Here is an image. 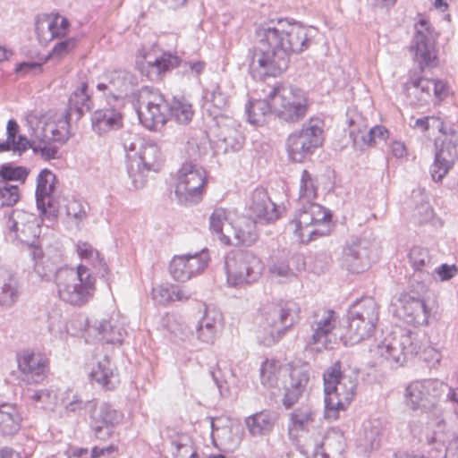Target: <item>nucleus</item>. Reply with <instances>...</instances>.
Listing matches in <instances>:
<instances>
[{
    "mask_svg": "<svg viewBox=\"0 0 458 458\" xmlns=\"http://www.w3.org/2000/svg\"><path fill=\"white\" fill-rule=\"evenodd\" d=\"M222 317L214 310L206 309L201 319L196 325V335L198 339L203 343L212 344L216 336Z\"/></svg>",
    "mask_w": 458,
    "mask_h": 458,
    "instance_id": "31",
    "label": "nucleus"
},
{
    "mask_svg": "<svg viewBox=\"0 0 458 458\" xmlns=\"http://www.w3.org/2000/svg\"><path fill=\"white\" fill-rule=\"evenodd\" d=\"M20 198V189L17 185L0 181V208L13 206L19 201Z\"/></svg>",
    "mask_w": 458,
    "mask_h": 458,
    "instance_id": "50",
    "label": "nucleus"
},
{
    "mask_svg": "<svg viewBox=\"0 0 458 458\" xmlns=\"http://www.w3.org/2000/svg\"><path fill=\"white\" fill-rule=\"evenodd\" d=\"M276 420V415L274 411L264 410L247 417L244 422L252 437H261L272 431Z\"/></svg>",
    "mask_w": 458,
    "mask_h": 458,
    "instance_id": "32",
    "label": "nucleus"
},
{
    "mask_svg": "<svg viewBox=\"0 0 458 458\" xmlns=\"http://www.w3.org/2000/svg\"><path fill=\"white\" fill-rule=\"evenodd\" d=\"M249 210L253 216L265 223L273 222L279 217L276 204L271 201L267 191L263 188H257L252 191Z\"/></svg>",
    "mask_w": 458,
    "mask_h": 458,
    "instance_id": "26",
    "label": "nucleus"
},
{
    "mask_svg": "<svg viewBox=\"0 0 458 458\" xmlns=\"http://www.w3.org/2000/svg\"><path fill=\"white\" fill-rule=\"evenodd\" d=\"M409 260L414 269V273L411 278V286L414 287V284L418 282H428L433 276L434 261L429 251L419 246L413 247L409 253Z\"/></svg>",
    "mask_w": 458,
    "mask_h": 458,
    "instance_id": "25",
    "label": "nucleus"
},
{
    "mask_svg": "<svg viewBox=\"0 0 458 458\" xmlns=\"http://www.w3.org/2000/svg\"><path fill=\"white\" fill-rule=\"evenodd\" d=\"M420 349L416 335L409 331L399 338H386L370 352L377 363H388L392 368H398L417 355Z\"/></svg>",
    "mask_w": 458,
    "mask_h": 458,
    "instance_id": "10",
    "label": "nucleus"
},
{
    "mask_svg": "<svg viewBox=\"0 0 458 458\" xmlns=\"http://www.w3.org/2000/svg\"><path fill=\"white\" fill-rule=\"evenodd\" d=\"M272 101V112L287 123H298L305 117L309 109L304 90L296 87H274L268 93Z\"/></svg>",
    "mask_w": 458,
    "mask_h": 458,
    "instance_id": "8",
    "label": "nucleus"
},
{
    "mask_svg": "<svg viewBox=\"0 0 458 458\" xmlns=\"http://www.w3.org/2000/svg\"><path fill=\"white\" fill-rule=\"evenodd\" d=\"M65 212L69 217L74 219L77 225L85 220L87 217V213L83 205L81 202L76 199L67 200V204L65 205Z\"/></svg>",
    "mask_w": 458,
    "mask_h": 458,
    "instance_id": "59",
    "label": "nucleus"
},
{
    "mask_svg": "<svg viewBox=\"0 0 458 458\" xmlns=\"http://www.w3.org/2000/svg\"><path fill=\"white\" fill-rule=\"evenodd\" d=\"M230 222L228 213L225 208H216L209 217L210 229L215 233H221L222 230Z\"/></svg>",
    "mask_w": 458,
    "mask_h": 458,
    "instance_id": "58",
    "label": "nucleus"
},
{
    "mask_svg": "<svg viewBox=\"0 0 458 458\" xmlns=\"http://www.w3.org/2000/svg\"><path fill=\"white\" fill-rule=\"evenodd\" d=\"M77 252L81 259L89 262L92 267L103 275L107 272V266L104 258L101 257L99 251L90 243L87 242H79L77 244Z\"/></svg>",
    "mask_w": 458,
    "mask_h": 458,
    "instance_id": "44",
    "label": "nucleus"
},
{
    "mask_svg": "<svg viewBox=\"0 0 458 458\" xmlns=\"http://www.w3.org/2000/svg\"><path fill=\"white\" fill-rule=\"evenodd\" d=\"M134 161L140 162V165L147 171H159L162 156L158 146L152 141L142 143L139 152V159Z\"/></svg>",
    "mask_w": 458,
    "mask_h": 458,
    "instance_id": "39",
    "label": "nucleus"
},
{
    "mask_svg": "<svg viewBox=\"0 0 458 458\" xmlns=\"http://www.w3.org/2000/svg\"><path fill=\"white\" fill-rule=\"evenodd\" d=\"M70 109H75L80 114L84 111H89L92 106L90 96L88 93L87 82H81V85L71 94L69 98Z\"/></svg>",
    "mask_w": 458,
    "mask_h": 458,
    "instance_id": "45",
    "label": "nucleus"
},
{
    "mask_svg": "<svg viewBox=\"0 0 458 458\" xmlns=\"http://www.w3.org/2000/svg\"><path fill=\"white\" fill-rule=\"evenodd\" d=\"M358 444L364 452L371 451L379 445V429L376 426L365 425L363 433L358 439Z\"/></svg>",
    "mask_w": 458,
    "mask_h": 458,
    "instance_id": "48",
    "label": "nucleus"
},
{
    "mask_svg": "<svg viewBox=\"0 0 458 458\" xmlns=\"http://www.w3.org/2000/svg\"><path fill=\"white\" fill-rule=\"evenodd\" d=\"M55 24H53V30H51L52 39L59 37H64L69 29V21L66 18L60 14H55Z\"/></svg>",
    "mask_w": 458,
    "mask_h": 458,
    "instance_id": "64",
    "label": "nucleus"
},
{
    "mask_svg": "<svg viewBox=\"0 0 458 458\" xmlns=\"http://www.w3.org/2000/svg\"><path fill=\"white\" fill-rule=\"evenodd\" d=\"M290 365L282 366L278 360H266L260 367V381L266 387L278 386L281 377H286L285 369Z\"/></svg>",
    "mask_w": 458,
    "mask_h": 458,
    "instance_id": "37",
    "label": "nucleus"
},
{
    "mask_svg": "<svg viewBox=\"0 0 458 458\" xmlns=\"http://www.w3.org/2000/svg\"><path fill=\"white\" fill-rule=\"evenodd\" d=\"M317 197V187L311 174L303 170L300 182V202H312L311 200Z\"/></svg>",
    "mask_w": 458,
    "mask_h": 458,
    "instance_id": "49",
    "label": "nucleus"
},
{
    "mask_svg": "<svg viewBox=\"0 0 458 458\" xmlns=\"http://www.w3.org/2000/svg\"><path fill=\"white\" fill-rule=\"evenodd\" d=\"M107 105L108 107L96 110L91 117L92 129L98 135L119 130L123 126V117L121 108L123 105H118L117 103Z\"/></svg>",
    "mask_w": 458,
    "mask_h": 458,
    "instance_id": "24",
    "label": "nucleus"
},
{
    "mask_svg": "<svg viewBox=\"0 0 458 458\" xmlns=\"http://www.w3.org/2000/svg\"><path fill=\"white\" fill-rule=\"evenodd\" d=\"M179 64L180 59L177 55L171 53H163L154 60H146L142 69H145V65H147V76L150 80H157L161 78L165 72L177 67Z\"/></svg>",
    "mask_w": 458,
    "mask_h": 458,
    "instance_id": "35",
    "label": "nucleus"
},
{
    "mask_svg": "<svg viewBox=\"0 0 458 458\" xmlns=\"http://www.w3.org/2000/svg\"><path fill=\"white\" fill-rule=\"evenodd\" d=\"M314 414L313 411L308 406L296 409L292 413V421L294 428L304 429L310 422L313 421Z\"/></svg>",
    "mask_w": 458,
    "mask_h": 458,
    "instance_id": "55",
    "label": "nucleus"
},
{
    "mask_svg": "<svg viewBox=\"0 0 458 458\" xmlns=\"http://www.w3.org/2000/svg\"><path fill=\"white\" fill-rule=\"evenodd\" d=\"M137 113L142 125L157 130L167 121L169 106L163 95L155 89L143 87L138 94Z\"/></svg>",
    "mask_w": 458,
    "mask_h": 458,
    "instance_id": "13",
    "label": "nucleus"
},
{
    "mask_svg": "<svg viewBox=\"0 0 458 458\" xmlns=\"http://www.w3.org/2000/svg\"><path fill=\"white\" fill-rule=\"evenodd\" d=\"M19 297V283L15 274L5 267H0V305L11 307Z\"/></svg>",
    "mask_w": 458,
    "mask_h": 458,
    "instance_id": "33",
    "label": "nucleus"
},
{
    "mask_svg": "<svg viewBox=\"0 0 458 458\" xmlns=\"http://www.w3.org/2000/svg\"><path fill=\"white\" fill-rule=\"evenodd\" d=\"M370 245L368 240L358 239L345 246L344 258L349 271L360 273L370 266L372 262Z\"/></svg>",
    "mask_w": 458,
    "mask_h": 458,
    "instance_id": "23",
    "label": "nucleus"
},
{
    "mask_svg": "<svg viewBox=\"0 0 458 458\" xmlns=\"http://www.w3.org/2000/svg\"><path fill=\"white\" fill-rule=\"evenodd\" d=\"M447 385L436 379L411 382L406 388V403L412 410L433 408Z\"/></svg>",
    "mask_w": 458,
    "mask_h": 458,
    "instance_id": "17",
    "label": "nucleus"
},
{
    "mask_svg": "<svg viewBox=\"0 0 458 458\" xmlns=\"http://www.w3.org/2000/svg\"><path fill=\"white\" fill-rule=\"evenodd\" d=\"M205 98V108L214 118H217L229 103L228 97L218 85H213L211 89H207Z\"/></svg>",
    "mask_w": 458,
    "mask_h": 458,
    "instance_id": "42",
    "label": "nucleus"
},
{
    "mask_svg": "<svg viewBox=\"0 0 458 458\" xmlns=\"http://www.w3.org/2000/svg\"><path fill=\"white\" fill-rule=\"evenodd\" d=\"M388 137V131L381 125H376L369 131L361 135L363 143L367 146H372L377 143V140H386Z\"/></svg>",
    "mask_w": 458,
    "mask_h": 458,
    "instance_id": "61",
    "label": "nucleus"
},
{
    "mask_svg": "<svg viewBox=\"0 0 458 458\" xmlns=\"http://www.w3.org/2000/svg\"><path fill=\"white\" fill-rule=\"evenodd\" d=\"M312 334L309 344H320L323 349H333L332 332L336 324V314L332 310L318 309L309 319Z\"/></svg>",
    "mask_w": 458,
    "mask_h": 458,
    "instance_id": "20",
    "label": "nucleus"
},
{
    "mask_svg": "<svg viewBox=\"0 0 458 458\" xmlns=\"http://www.w3.org/2000/svg\"><path fill=\"white\" fill-rule=\"evenodd\" d=\"M428 21L420 20L415 26L416 32L411 45V51L414 53V60L423 66L429 65L432 62V46L429 42L428 33L419 29V26L428 30Z\"/></svg>",
    "mask_w": 458,
    "mask_h": 458,
    "instance_id": "28",
    "label": "nucleus"
},
{
    "mask_svg": "<svg viewBox=\"0 0 458 458\" xmlns=\"http://www.w3.org/2000/svg\"><path fill=\"white\" fill-rule=\"evenodd\" d=\"M55 285L60 300L81 307L92 299L96 278L85 265H79L76 269L63 267L55 272Z\"/></svg>",
    "mask_w": 458,
    "mask_h": 458,
    "instance_id": "3",
    "label": "nucleus"
},
{
    "mask_svg": "<svg viewBox=\"0 0 458 458\" xmlns=\"http://www.w3.org/2000/svg\"><path fill=\"white\" fill-rule=\"evenodd\" d=\"M323 140V121L312 117L303 123L301 131L292 133L287 138L288 154L293 161L302 162L307 155L322 145Z\"/></svg>",
    "mask_w": 458,
    "mask_h": 458,
    "instance_id": "12",
    "label": "nucleus"
},
{
    "mask_svg": "<svg viewBox=\"0 0 458 458\" xmlns=\"http://www.w3.org/2000/svg\"><path fill=\"white\" fill-rule=\"evenodd\" d=\"M268 271L272 277L280 278V281L289 280L296 275L290 267L289 262L284 259H276L268 266Z\"/></svg>",
    "mask_w": 458,
    "mask_h": 458,
    "instance_id": "51",
    "label": "nucleus"
},
{
    "mask_svg": "<svg viewBox=\"0 0 458 458\" xmlns=\"http://www.w3.org/2000/svg\"><path fill=\"white\" fill-rule=\"evenodd\" d=\"M55 182V174L48 169H43L37 178L36 203L38 209L42 216L52 219L58 215V208L53 199Z\"/></svg>",
    "mask_w": 458,
    "mask_h": 458,
    "instance_id": "21",
    "label": "nucleus"
},
{
    "mask_svg": "<svg viewBox=\"0 0 458 458\" xmlns=\"http://www.w3.org/2000/svg\"><path fill=\"white\" fill-rule=\"evenodd\" d=\"M313 30L283 21L263 23L256 29V42L250 62V72L255 80L276 77L287 70L290 56L310 46Z\"/></svg>",
    "mask_w": 458,
    "mask_h": 458,
    "instance_id": "1",
    "label": "nucleus"
},
{
    "mask_svg": "<svg viewBox=\"0 0 458 458\" xmlns=\"http://www.w3.org/2000/svg\"><path fill=\"white\" fill-rule=\"evenodd\" d=\"M411 291L401 294L398 299L396 309L397 316L409 324L415 326L428 323L429 311L423 300L424 294L428 292V285L424 282L410 285Z\"/></svg>",
    "mask_w": 458,
    "mask_h": 458,
    "instance_id": "16",
    "label": "nucleus"
},
{
    "mask_svg": "<svg viewBox=\"0 0 458 458\" xmlns=\"http://www.w3.org/2000/svg\"><path fill=\"white\" fill-rule=\"evenodd\" d=\"M36 225V216L34 214L22 209H13L8 216L7 227L11 232L15 233V236L20 237L18 233L25 234Z\"/></svg>",
    "mask_w": 458,
    "mask_h": 458,
    "instance_id": "38",
    "label": "nucleus"
},
{
    "mask_svg": "<svg viewBox=\"0 0 458 458\" xmlns=\"http://www.w3.org/2000/svg\"><path fill=\"white\" fill-rule=\"evenodd\" d=\"M28 174V170L23 166H13L10 164L0 166V181H21L23 182Z\"/></svg>",
    "mask_w": 458,
    "mask_h": 458,
    "instance_id": "53",
    "label": "nucleus"
},
{
    "mask_svg": "<svg viewBox=\"0 0 458 458\" xmlns=\"http://www.w3.org/2000/svg\"><path fill=\"white\" fill-rule=\"evenodd\" d=\"M22 418L13 403L0 404V437H13L21 428Z\"/></svg>",
    "mask_w": 458,
    "mask_h": 458,
    "instance_id": "30",
    "label": "nucleus"
},
{
    "mask_svg": "<svg viewBox=\"0 0 458 458\" xmlns=\"http://www.w3.org/2000/svg\"><path fill=\"white\" fill-rule=\"evenodd\" d=\"M19 380L25 385L42 383L49 373V360L40 352L23 350L16 356Z\"/></svg>",
    "mask_w": 458,
    "mask_h": 458,
    "instance_id": "18",
    "label": "nucleus"
},
{
    "mask_svg": "<svg viewBox=\"0 0 458 458\" xmlns=\"http://www.w3.org/2000/svg\"><path fill=\"white\" fill-rule=\"evenodd\" d=\"M128 175L131 179V183L136 189L142 188L147 182L148 172L140 162L131 161L127 169Z\"/></svg>",
    "mask_w": 458,
    "mask_h": 458,
    "instance_id": "56",
    "label": "nucleus"
},
{
    "mask_svg": "<svg viewBox=\"0 0 458 458\" xmlns=\"http://www.w3.org/2000/svg\"><path fill=\"white\" fill-rule=\"evenodd\" d=\"M286 377L283 379L284 395L283 404L291 408L302 395L310 380L309 371L304 367L290 366L285 369Z\"/></svg>",
    "mask_w": 458,
    "mask_h": 458,
    "instance_id": "22",
    "label": "nucleus"
},
{
    "mask_svg": "<svg viewBox=\"0 0 458 458\" xmlns=\"http://www.w3.org/2000/svg\"><path fill=\"white\" fill-rule=\"evenodd\" d=\"M35 272L45 281H50L53 277L55 280V272L58 268L48 259H41L35 264Z\"/></svg>",
    "mask_w": 458,
    "mask_h": 458,
    "instance_id": "60",
    "label": "nucleus"
},
{
    "mask_svg": "<svg viewBox=\"0 0 458 458\" xmlns=\"http://www.w3.org/2000/svg\"><path fill=\"white\" fill-rule=\"evenodd\" d=\"M379 318V307L371 297L356 301L349 310V325L341 341L345 346L354 345L370 338Z\"/></svg>",
    "mask_w": 458,
    "mask_h": 458,
    "instance_id": "5",
    "label": "nucleus"
},
{
    "mask_svg": "<svg viewBox=\"0 0 458 458\" xmlns=\"http://www.w3.org/2000/svg\"><path fill=\"white\" fill-rule=\"evenodd\" d=\"M209 256L206 250L194 254L176 255L169 265L172 277L178 282H186L202 273L208 267Z\"/></svg>",
    "mask_w": 458,
    "mask_h": 458,
    "instance_id": "19",
    "label": "nucleus"
},
{
    "mask_svg": "<svg viewBox=\"0 0 458 458\" xmlns=\"http://www.w3.org/2000/svg\"><path fill=\"white\" fill-rule=\"evenodd\" d=\"M256 221L251 217H242L236 225L235 242L233 245H251L258 239Z\"/></svg>",
    "mask_w": 458,
    "mask_h": 458,
    "instance_id": "43",
    "label": "nucleus"
},
{
    "mask_svg": "<svg viewBox=\"0 0 458 458\" xmlns=\"http://www.w3.org/2000/svg\"><path fill=\"white\" fill-rule=\"evenodd\" d=\"M66 399L64 407L68 412L89 410L90 427L100 440L108 439L113 434V428L122 420V414L108 403H104L98 407L94 400L83 401L77 394Z\"/></svg>",
    "mask_w": 458,
    "mask_h": 458,
    "instance_id": "6",
    "label": "nucleus"
},
{
    "mask_svg": "<svg viewBox=\"0 0 458 458\" xmlns=\"http://www.w3.org/2000/svg\"><path fill=\"white\" fill-rule=\"evenodd\" d=\"M169 114L181 124H187L194 114L192 106L184 98H174L169 106Z\"/></svg>",
    "mask_w": 458,
    "mask_h": 458,
    "instance_id": "47",
    "label": "nucleus"
},
{
    "mask_svg": "<svg viewBox=\"0 0 458 458\" xmlns=\"http://www.w3.org/2000/svg\"><path fill=\"white\" fill-rule=\"evenodd\" d=\"M114 367L107 356H104L98 360L96 367H94L89 374L90 379L106 389H113L114 387Z\"/></svg>",
    "mask_w": 458,
    "mask_h": 458,
    "instance_id": "40",
    "label": "nucleus"
},
{
    "mask_svg": "<svg viewBox=\"0 0 458 458\" xmlns=\"http://www.w3.org/2000/svg\"><path fill=\"white\" fill-rule=\"evenodd\" d=\"M225 266L227 282L233 286H242L258 281L263 269L260 259L248 251H238L227 256Z\"/></svg>",
    "mask_w": 458,
    "mask_h": 458,
    "instance_id": "14",
    "label": "nucleus"
},
{
    "mask_svg": "<svg viewBox=\"0 0 458 458\" xmlns=\"http://www.w3.org/2000/svg\"><path fill=\"white\" fill-rule=\"evenodd\" d=\"M234 123L233 121H230V124L222 126L217 134L216 148L224 153L236 152L242 147L243 136Z\"/></svg>",
    "mask_w": 458,
    "mask_h": 458,
    "instance_id": "34",
    "label": "nucleus"
},
{
    "mask_svg": "<svg viewBox=\"0 0 458 458\" xmlns=\"http://www.w3.org/2000/svg\"><path fill=\"white\" fill-rule=\"evenodd\" d=\"M92 328L98 333L99 340L106 344H121L123 343L125 332L113 318H102L96 321Z\"/></svg>",
    "mask_w": 458,
    "mask_h": 458,
    "instance_id": "36",
    "label": "nucleus"
},
{
    "mask_svg": "<svg viewBox=\"0 0 458 458\" xmlns=\"http://www.w3.org/2000/svg\"><path fill=\"white\" fill-rule=\"evenodd\" d=\"M434 86V81L428 80L423 77L417 79H411L410 81L405 83V89L410 90L411 88L420 92V100L427 102V98L431 96L432 87Z\"/></svg>",
    "mask_w": 458,
    "mask_h": 458,
    "instance_id": "52",
    "label": "nucleus"
},
{
    "mask_svg": "<svg viewBox=\"0 0 458 458\" xmlns=\"http://www.w3.org/2000/svg\"><path fill=\"white\" fill-rule=\"evenodd\" d=\"M55 14H44L36 21L35 30L39 38L44 40H51V30L55 24Z\"/></svg>",
    "mask_w": 458,
    "mask_h": 458,
    "instance_id": "54",
    "label": "nucleus"
},
{
    "mask_svg": "<svg viewBox=\"0 0 458 458\" xmlns=\"http://www.w3.org/2000/svg\"><path fill=\"white\" fill-rule=\"evenodd\" d=\"M301 203L302 207L291 221L294 233L301 240L307 236L309 241L328 235L333 227L330 211L314 202Z\"/></svg>",
    "mask_w": 458,
    "mask_h": 458,
    "instance_id": "7",
    "label": "nucleus"
},
{
    "mask_svg": "<svg viewBox=\"0 0 458 458\" xmlns=\"http://www.w3.org/2000/svg\"><path fill=\"white\" fill-rule=\"evenodd\" d=\"M325 416L335 420L338 411L344 410L353 399L357 388V375L341 370L340 361L335 362L323 375Z\"/></svg>",
    "mask_w": 458,
    "mask_h": 458,
    "instance_id": "2",
    "label": "nucleus"
},
{
    "mask_svg": "<svg viewBox=\"0 0 458 458\" xmlns=\"http://www.w3.org/2000/svg\"><path fill=\"white\" fill-rule=\"evenodd\" d=\"M70 116V111L67 109L55 114L38 129L41 135L55 142H65L71 136Z\"/></svg>",
    "mask_w": 458,
    "mask_h": 458,
    "instance_id": "27",
    "label": "nucleus"
},
{
    "mask_svg": "<svg viewBox=\"0 0 458 458\" xmlns=\"http://www.w3.org/2000/svg\"><path fill=\"white\" fill-rule=\"evenodd\" d=\"M136 83L135 76L130 72L113 70L98 78L96 89L106 104L123 105L124 98L133 90Z\"/></svg>",
    "mask_w": 458,
    "mask_h": 458,
    "instance_id": "15",
    "label": "nucleus"
},
{
    "mask_svg": "<svg viewBox=\"0 0 458 458\" xmlns=\"http://www.w3.org/2000/svg\"><path fill=\"white\" fill-rule=\"evenodd\" d=\"M207 184L204 168L196 161L184 162L177 172L175 195L183 205L199 203Z\"/></svg>",
    "mask_w": 458,
    "mask_h": 458,
    "instance_id": "11",
    "label": "nucleus"
},
{
    "mask_svg": "<svg viewBox=\"0 0 458 458\" xmlns=\"http://www.w3.org/2000/svg\"><path fill=\"white\" fill-rule=\"evenodd\" d=\"M76 47V39L74 38H69L59 43H57L52 51L54 56L62 58L71 53Z\"/></svg>",
    "mask_w": 458,
    "mask_h": 458,
    "instance_id": "63",
    "label": "nucleus"
},
{
    "mask_svg": "<svg viewBox=\"0 0 458 458\" xmlns=\"http://www.w3.org/2000/svg\"><path fill=\"white\" fill-rule=\"evenodd\" d=\"M440 136L435 141L436 153L429 173L432 180L441 182L458 160V131L453 125H437Z\"/></svg>",
    "mask_w": 458,
    "mask_h": 458,
    "instance_id": "9",
    "label": "nucleus"
},
{
    "mask_svg": "<svg viewBox=\"0 0 458 458\" xmlns=\"http://www.w3.org/2000/svg\"><path fill=\"white\" fill-rule=\"evenodd\" d=\"M33 136L37 139L36 144L33 145L35 154L47 161L57 157L58 148L51 143L53 140L43 137L38 129L33 130Z\"/></svg>",
    "mask_w": 458,
    "mask_h": 458,
    "instance_id": "46",
    "label": "nucleus"
},
{
    "mask_svg": "<svg viewBox=\"0 0 458 458\" xmlns=\"http://www.w3.org/2000/svg\"><path fill=\"white\" fill-rule=\"evenodd\" d=\"M270 112H272V101L268 98L250 101L246 106L249 123L257 126H261L267 122Z\"/></svg>",
    "mask_w": 458,
    "mask_h": 458,
    "instance_id": "41",
    "label": "nucleus"
},
{
    "mask_svg": "<svg viewBox=\"0 0 458 458\" xmlns=\"http://www.w3.org/2000/svg\"><path fill=\"white\" fill-rule=\"evenodd\" d=\"M30 399L33 403L40 404L42 408L47 409L55 403L56 396L52 390L44 388L32 391Z\"/></svg>",
    "mask_w": 458,
    "mask_h": 458,
    "instance_id": "57",
    "label": "nucleus"
},
{
    "mask_svg": "<svg viewBox=\"0 0 458 458\" xmlns=\"http://www.w3.org/2000/svg\"><path fill=\"white\" fill-rule=\"evenodd\" d=\"M432 216L433 209L428 202H422L419 204L413 211V217L419 224L429 221Z\"/></svg>",
    "mask_w": 458,
    "mask_h": 458,
    "instance_id": "62",
    "label": "nucleus"
},
{
    "mask_svg": "<svg viewBox=\"0 0 458 458\" xmlns=\"http://www.w3.org/2000/svg\"><path fill=\"white\" fill-rule=\"evenodd\" d=\"M343 451V445L335 434H328L321 441H309L306 444V454L312 458H338Z\"/></svg>",
    "mask_w": 458,
    "mask_h": 458,
    "instance_id": "29",
    "label": "nucleus"
},
{
    "mask_svg": "<svg viewBox=\"0 0 458 458\" xmlns=\"http://www.w3.org/2000/svg\"><path fill=\"white\" fill-rule=\"evenodd\" d=\"M300 312V306L293 301L263 304L257 318L259 327L266 332L263 343L270 345L282 339L299 322Z\"/></svg>",
    "mask_w": 458,
    "mask_h": 458,
    "instance_id": "4",
    "label": "nucleus"
}]
</instances>
